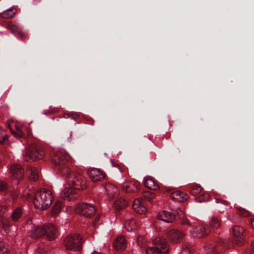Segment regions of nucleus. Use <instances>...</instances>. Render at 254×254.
Segmentation results:
<instances>
[{
	"mask_svg": "<svg viewBox=\"0 0 254 254\" xmlns=\"http://www.w3.org/2000/svg\"><path fill=\"white\" fill-rule=\"evenodd\" d=\"M57 230L52 224H46L43 226H34L30 232V236L33 238L45 237L49 241H53L56 237Z\"/></svg>",
	"mask_w": 254,
	"mask_h": 254,
	"instance_id": "nucleus-1",
	"label": "nucleus"
},
{
	"mask_svg": "<svg viewBox=\"0 0 254 254\" xmlns=\"http://www.w3.org/2000/svg\"><path fill=\"white\" fill-rule=\"evenodd\" d=\"M52 202L50 191L43 189L38 191L33 198L35 207L40 210H45L49 207Z\"/></svg>",
	"mask_w": 254,
	"mask_h": 254,
	"instance_id": "nucleus-2",
	"label": "nucleus"
},
{
	"mask_svg": "<svg viewBox=\"0 0 254 254\" xmlns=\"http://www.w3.org/2000/svg\"><path fill=\"white\" fill-rule=\"evenodd\" d=\"M64 174L66 175L69 184L76 190H84L86 188V181L81 174L71 171L68 168L64 169Z\"/></svg>",
	"mask_w": 254,
	"mask_h": 254,
	"instance_id": "nucleus-3",
	"label": "nucleus"
},
{
	"mask_svg": "<svg viewBox=\"0 0 254 254\" xmlns=\"http://www.w3.org/2000/svg\"><path fill=\"white\" fill-rule=\"evenodd\" d=\"M152 243L154 247L147 248L146 254H168V246L165 239L158 237Z\"/></svg>",
	"mask_w": 254,
	"mask_h": 254,
	"instance_id": "nucleus-4",
	"label": "nucleus"
},
{
	"mask_svg": "<svg viewBox=\"0 0 254 254\" xmlns=\"http://www.w3.org/2000/svg\"><path fill=\"white\" fill-rule=\"evenodd\" d=\"M8 127L15 137H24L26 135L30 134V132L27 127L19 123L11 121L8 124Z\"/></svg>",
	"mask_w": 254,
	"mask_h": 254,
	"instance_id": "nucleus-5",
	"label": "nucleus"
},
{
	"mask_svg": "<svg viewBox=\"0 0 254 254\" xmlns=\"http://www.w3.org/2000/svg\"><path fill=\"white\" fill-rule=\"evenodd\" d=\"M66 249L70 250L79 251L81 249V238L77 234L68 235L64 242Z\"/></svg>",
	"mask_w": 254,
	"mask_h": 254,
	"instance_id": "nucleus-6",
	"label": "nucleus"
},
{
	"mask_svg": "<svg viewBox=\"0 0 254 254\" xmlns=\"http://www.w3.org/2000/svg\"><path fill=\"white\" fill-rule=\"evenodd\" d=\"M44 152L40 147L36 144H32L27 148L24 157L26 161L30 159L35 161L42 158Z\"/></svg>",
	"mask_w": 254,
	"mask_h": 254,
	"instance_id": "nucleus-7",
	"label": "nucleus"
},
{
	"mask_svg": "<svg viewBox=\"0 0 254 254\" xmlns=\"http://www.w3.org/2000/svg\"><path fill=\"white\" fill-rule=\"evenodd\" d=\"M74 210L76 213L86 217H90L95 213L96 209L94 205L82 203L77 204Z\"/></svg>",
	"mask_w": 254,
	"mask_h": 254,
	"instance_id": "nucleus-8",
	"label": "nucleus"
},
{
	"mask_svg": "<svg viewBox=\"0 0 254 254\" xmlns=\"http://www.w3.org/2000/svg\"><path fill=\"white\" fill-rule=\"evenodd\" d=\"M244 232V228L239 226H235L232 228V234L235 241L239 245H241L243 243Z\"/></svg>",
	"mask_w": 254,
	"mask_h": 254,
	"instance_id": "nucleus-9",
	"label": "nucleus"
},
{
	"mask_svg": "<svg viewBox=\"0 0 254 254\" xmlns=\"http://www.w3.org/2000/svg\"><path fill=\"white\" fill-rule=\"evenodd\" d=\"M185 236L184 233L178 229H171L168 233V238L172 243H178Z\"/></svg>",
	"mask_w": 254,
	"mask_h": 254,
	"instance_id": "nucleus-10",
	"label": "nucleus"
},
{
	"mask_svg": "<svg viewBox=\"0 0 254 254\" xmlns=\"http://www.w3.org/2000/svg\"><path fill=\"white\" fill-rule=\"evenodd\" d=\"M91 180L94 182L101 181L105 177V174L101 170L97 168H91L88 171Z\"/></svg>",
	"mask_w": 254,
	"mask_h": 254,
	"instance_id": "nucleus-11",
	"label": "nucleus"
},
{
	"mask_svg": "<svg viewBox=\"0 0 254 254\" xmlns=\"http://www.w3.org/2000/svg\"><path fill=\"white\" fill-rule=\"evenodd\" d=\"M61 196L63 199L67 201L75 200L77 197L75 190L72 188H68L63 190L61 193Z\"/></svg>",
	"mask_w": 254,
	"mask_h": 254,
	"instance_id": "nucleus-12",
	"label": "nucleus"
},
{
	"mask_svg": "<svg viewBox=\"0 0 254 254\" xmlns=\"http://www.w3.org/2000/svg\"><path fill=\"white\" fill-rule=\"evenodd\" d=\"M208 233L209 231L206 229L205 227L202 225L194 227L191 231L192 236L197 238H202L206 236Z\"/></svg>",
	"mask_w": 254,
	"mask_h": 254,
	"instance_id": "nucleus-13",
	"label": "nucleus"
},
{
	"mask_svg": "<svg viewBox=\"0 0 254 254\" xmlns=\"http://www.w3.org/2000/svg\"><path fill=\"white\" fill-rule=\"evenodd\" d=\"M132 208L137 213L140 214H144L147 211L144 201L139 198L135 199L134 200Z\"/></svg>",
	"mask_w": 254,
	"mask_h": 254,
	"instance_id": "nucleus-14",
	"label": "nucleus"
},
{
	"mask_svg": "<svg viewBox=\"0 0 254 254\" xmlns=\"http://www.w3.org/2000/svg\"><path fill=\"white\" fill-rule=\"evenodd\" d=\"M11 177L14 179H20L23 176V170L20 165H12L10 168Z\"/></svg>",
	"mask_w": 254,
	"mask_h": 254,
	"instance_id": "nucleus-15",
	"label": "nucleus"
},
{
	"mask_svg": "<svg viewBox=\"0 0 254 254\" xmlns=\"http://www.w3.org/2000/svg\"><path fill=\"white\" fill-rule=\"evenodd\" d=\"M144 184L146 188L150 190H157L159 189L157 181L150 176H147L144 178Z\"/></svg>",
	"mask_w": 254,
	"mask_h": 254,
	"instance_id": "nucleus-16",
	"label": "nucleus"
},
{
	"mask_svg": "<svg viewBox=\"0 0 254 254\" xmlns=\"http://www.w3.org/2000/svg\"><path fill=\"white\" fill-rule=\"evenodd\" d=\"M157 218L166 222H172L175 219V216L172 213L162 211L158 213Z\"/></svg>",
	"mask_w": 254,
	"mask_h": 254,
	"instance_id": "nucleus-17",
	"label": "nucleus"
},
{
	"mask_svg": "<svg viewBox=\"0 0 254 254\" xmlns=\"http://www.w3.org/2000/svg\"><path fill=\"white\" fill-rule=\"evenodd\" d=\"M52 161L56 165L59 166L64 165L66 162L65 155L61 152H57L54 154L52 158Z\"/></svg>",
	"mask_w": 254,
	"mask_h": 254,
	"instance_id": "nucleus-18",
	"label": "nucleus"
},
{
	"mask_svg": "<svg viewBox=\"0 0 254 254\" xmlns=\"http://www.w3.org/2000/svg\"><path fill=\"white\" fill-rule=\"evenodd\" d=\"M114 246L117 250H122L127 247V242L125 238L123 236L118 237L114 243Z\"/></svg>",
	"mask_w": 254,
	"mask_h": 254,
	"instance_id": "nucleus-19",
	"label": "nucleus"
},
{
	"mask_svg": "<svg viewBox=\"0 0 254 254\" xmlns=\"http://www.w3.org/2000/svg\"><path fill=\"white\" fill-rule=\"evenodd\" d=\"M171 197L173 200L178 202H184L188 198V195L186 193L182 192L179 190L172 192Z\"/></svg>",
	"mask_w": 254,
	"mask_h": 254,
	"instance_id": "nucleus-20",
	"label": "nucleus"
},
{
	"mask_svg": "<svg viewBox=\"0 0 254 254\" xmlns=\"http://www.w3.org/2000/svg\"><path fill=\"white\" fill-rule=\"evenodd\" d=\"M105 189L106 190L107 195L112 198L115 195H118L119 193L118 189L112 184L107 183L105 186Z\"/></svg>",
	"mask_w": 254,
	"mask_h": 254,
	"instance_id": "nucleus-21",
	"label": "nucleus"
},
{
	"mask_svg": "<svg viewBox=\"0 0 254 254\" xmlns=\"http://www.w3.org/2000/svg\"><path fill=\"white\" fill-rule=\"evenodd\" d=\"M124 226L128 232H132L138 226L136 221L132 218L126 220L124 223Z\"/></svg>",
	"mask_w": 254,
	"mask_h": 254,
	"instance_id": "nucleus-22",
	"label": "nucleus"
},
{
	"mask_svg": "<svg viewBox=\"0 0 254 254\" xmlns=\"http://www.w3.org/2000/svg\"><path fill=\"white\" fill-rule=\"evenodd\" d=\"M127 202L124 198H120L115 201L114 207L117 210H121L127 207Z\"/></svg>",
	"mask_w": 254,
	"mask_h": 254,
	"instance_id": "nucleus-23",
	"label": "nucleus"
},
{
	"mask_svg": "<svg viewBox=\"0 0 254 254\" xmlns=\"http://www.w3.org/2000/svg\"><path fill=\"white\" fill-rule=\"evenodd\" d=\"M137 189V187L134 184L130 183H124L123 186V190L128 193L135 192Z\"/></svg>",
	"mask_w": 254,
	"mask_h": 254,
	"instance_id": "nucleus-24",
	"label": "nucleus"
},
{
	"mask_svg": "<svg viewBox=\"0 0 254 254\" xmlns=\"http://www.w3.org/2000/svg\"><path fill=\"white\" fill-rule=\"evenodd\" d=\"M16 12V9L15 8H12L0 13V16L5 19L11 18L14 16Z\"/></svg>",
	"mask_w": 254,
	"mask_h": 254,
	"instance_id": "nucleus-25",
	"label": "nucleus"
},
{
	"mask_svg": "<svg viewBox=\"0 0 254 254\" xmlns=\"http://www.w3.org/2000/svg\"><path fill=\"white\" fill-rule=\"evenodd\" d=\"M29 174V179L31 181H35L38 179V170L35 167H30L28 169Z\"/></svg>",
	"mask_w": 254,
	"mask_h": 254,
	"instance_id": "nucleus-26",
	"label": "nucleus"
},
{
	"mask_svg": "<svg viewBox=\"0 0 254 254\" xmlns=\"http://www.w3.org/2000/svg\"><path fill=\"white\" fill-rule=\"evenodd\" d=\"M6 208L5 206L0 205V222L5 226L7 224L8 220L5 216Z\"/></svg>",
	"mask_w": 254,
	"mask_h": 254,
	"instance_id": "nucleus-27",
	"label": "nucleus"
},
{
	"mask_svg": "<svg viewBox=\"0 0 254 254\" xmlns=\"http://www.w3.org/2000/svg\"><path fill=\"white\" fill-rule=\"evenodd\" d=\"M22 214V210L20 208L15 209L11 214V219L13 221L16 222L20 218Z\"/></svg>",
	"mask_w": 254,
	"mask_h": 254,
	"instance_id": "nucleus-28",
	"label": "nucleus"
},
{
	"mask_svg": "<svg viewBox=\"0 0 254 254\" xmlns=\"http://www.w3.org/2000/svg\"><path fill=\"white\" fill-rule=\"evenodd\" d=\"M63 204L61 201H57L53 206L52 210V213L54 216H57L61 211Z\"/></svg>",
	"mask_w": 254,
	"mask_h": 254,
	"instance_id": "nucleus-29",
	"label": "nucleus"
},
{
	"mask_svg": "<svg viewBox=\"0 0 254 254\" xmlns=\"http://www.w3.org/2000/svg\"><path fill=\"white\" fill-rule=\"evenodd\" d=\"M221 225L220 221L216 217H212L210 223V226L214 229H218Z\"/></svg>",
	"mask_w": 254,
	"mask_h": 254,
	"instance_id": "nucleus-30",
	"label": "nucleus"
},
{
	"mask_svg": "<svg viewBox=\"0 0 254 254\" xmlns=\"http://www.w3.org/2000/svg\"><path fill=\"white\" fill-rule=\"evenodd\" d=\"M72 136V132L70 131H65L61 134V138L64 141H69Z\"/></svg>",
	"mask_w": 254,
	"mask_h": 254,
	"instance_id": "nucleus-31",
	"label": "nucleus"
},
{
	"mask_svg": "<svg viewBox=\"0 0 254 254\" xmlns=\"http://www.w3.org/2000/svg\"><path fill=\"white\" fill-rule=\"evenodd\" d=\"M202 188L198 185H194L192 187L190 193L193 195H196L202 191Z\"/></svg>",
	"mask_w": 254,
	"mask_h": 254,
	"instance_id": "nucleus-32",
	"label": "nucleus"
},
{
	"mask_svg": "<svg viewBox=\"0 0 254 254\" xmlns=\"http://www.w3.org/2000/svg\"><path fill=\"white\" fill-rule=\"evenodd\" d=\"M0 254H9L8 249L3 242L0 241Z\"/></svg>",
	"mask_w": 254,
	"mask_h": 254,
	"instance_id": "nucleus-33",
	"label": "nucleus"
},
{
	"mask_svg": "<svg viewBox=\"0 0 254 254\" xmlns=\"http://www.w3.org/2000/svg\"><path fill=\"white\" fill-rule=\"evenodd\" d=\"M7 138L8 136L5 130L2 128H0V143H2L4 141L7 140Z\"/></svg>",
	"mask_w": 254,
	"mask_h": 254,
	"instance_id": "nucleus-34",
	"label": "nucleus"
},
{
	"mask_svg": "<svg viewBox=\"0 0 254 254\" xmlns=\"http://www.w3.org/2000/svg\"><path fill=\"white\" fill-rule=\"evenodd\" d=\"M180 223L185 226H190L191 225V222L186 216L180 218Z\"/></svg>",
	"mask_w": 254,
	"mask_h": 254,
	"instance_id": "nucleus-35",
	"label": "nucleus"
},
{
	"mask_svg": "<svg viewBox=\"0 0 254 254\" xmlns=\"http://www.w3.org/2000/svg\"><path fill=\"white\" fill-rule=\"evenodd\" d=\"M33 195V192L29 190H25L23 192V197H25V199H27L32 197Z\"/></svg>",
	"mask_w": 254,
	"mask_h": 254,
	"instance_id": "nucleus-36",
	"label": "nucleus"
},
{
	"mask_svg": "<svg viewBox=\"0 0 254 254\" xmlns=\"http://www.w3.org/2000/svg\"><path fill=\"white\" fill-rule=\"evenodd\" d=\"M203 197H204V198L201 199V196H200L199 197L196 198V200L197 201L202 202L204 201H206L208 199V195L207 194L203 195Z\"/></svg>",
	"mask_w": 254,
	"mask_h": 254,
	"instance_id": "nucleus-37",
	"label": "nucleus"
},
{
	"mask_svg": "<svg viewBox=\"0 0 254 254\" xmlns=\"http://www.w3.org/2000/svg\"><path fill=\"white\" fill-rule=\"evenodd\" d=\"M6 188V184L3 181L0 180V191H3Z\"/></svg>",
	"mask_w": 254,
	"mask_h": 254,
	"instance_id": "nucleus-38",
	"label": "nucleus"
},
{
	"mask_svg": "<svg viewBox=\"0 0 254 254\" xmlns=\"http://www.w3.org/2000/svg\"><path fill=\"white\" fill-rule=\"evenodd\" d=\"M145 238L143 237L139 236L138 237L137 243L139 245H142L144 244V243H145Z\"/></svg>",
	"mask_w": 254,
	"mask_h": 254,
	"instance_id": "nucleus-39",
	"label": "nucleus"
},
{
	"mask_svg": "<svg viewBox=\"0 0 254 254\" xmlns=\"http://www.w3.org/2000/svg\"><path fill=\"white\" fill-rule=\"evenodd\" d=\"M74 209L75 208H73L72 206H67L65 211L67 213L71 214L72 213L73 209Z\"/></svg>",
	"mask_w": 254,
	"mask_h": 254,
	"instance_id": "nucleus-40",
	"label": "nucleus"
},
{
	"mask_svg": "<svg viewBox=\"0 0 254 254\" xmlns=\"http://www.w3.org/2000/svg\"><path fill=\"white\" fill-rule=\"evenodd\" d=\"M60 108H50V113H55L59 111Z\"/></svg>",
	"mask_w": 254,
	"mask_h": 254,
	"instance_id": "nucleus-41",
	"label": "nucleus"
},
{
	"mask_svg": "<svg viewBox=\"0 0 254 254\" xmlns=\"http://www.w3.org/2000/svg\"><path fill=\"white\" fill-rule=\"evenodd\" d=\"M217 203H220L223 204L225 205H227L229 204V202L226 200H223L221 199H217Z\"/></svg>",
	"mask_w": 254,
	"mask_h": 254,
	"instance_id": "nucleus-42",
	"label": "nucleus"
},
{
	"mask_svg": "<svg viewBox=\"0 0 254 254\" xmlns=\"http://www.w3.org/2000/svg\"><path fill=\"white\" fill-rule=\"evenodd\" d=\"M111 161L112 166H114V167H117L119 168V170L120 172H121L122 170L119 168V165L118 164H116V163H114L113 160H111Z\"/></svg>",
	"mask_w": 254,
	"mask_h": 254,
	"instance_id": "nucleus-43",
	"label": "nucleus"
},
{
	"mask_svg": "<svg viewBox=\"0 0 254 254\" xmlns=\"http://www.w3.org/2000/svg\"><path fill=\"white\" fill-rule=\"evenodd\" d=\"M241 212L242 214L244 215V216H247L249 214V212L246 210L242 209Z\"/></svg>",
	"mask_w": 254,
	"mask_h": 254,
	"instance_id": "nucleus-44",
	"label": "nucleus"
},
{
	"mask_svg": "<svg viewBox=\"0 0 254 254\" xmlns=\"http://www.w3.org/2000/svg\"><path fill=\"white\" fill-rule=\"evenodd\" d=\"M251 226L253 227V228L254 229V219H252L251 220Z\"/></svg>",
	"mask_w": 254,
	"mask_h": 254,
	"instance_id": "nucleus-45",
	"label": "nucleus"
},
{
	"mask_svg": "<svg viewBox=\"0 0 254 254\" xmlns=\"http://www.w3.org/2000/svg\"><path fill=\"white\" fill-rule=\"evenodd\" d=\"M251 245H252V249L254 252V241L252 243Z\"/></svg>",
	"mask_w": 254,
	"mask_h": 254,
	"instance_id": "nucleus-46",
	"label": "nucleus"
},
{
	"mask_svg": "<svg viewBox=\"0 0 254 254\" xmlns=\"http://www.w3.org/2000/svg\"><path fill=\"white\" fill-rule=\"evenodd\" d=\"M43 250L41 248H39L38 249V252L40 254H42V253L43 252Z\"/></svg>",
	"mask_w": 254,
	"mask_h": 254,
	"instance_id": "nucleus-47",
	"label": "nucleus"
},
{
	"mask_svg": "<svg viewBox=\"0 0 254 254\" xmlns=\"http://www.w3.org/2000/svg\"><path fill=\"white\" fill-rule=\"evenodd\" d=\"M92 254H101V253H99L98 252L95 251V252H93Z\"/></svg>",
	"mask_w": 254,
	"mask_h": 254,
	"instance_id": "nucleus-48",
	"label": "nucleus"
},
{
	"mask_svg": "<svg viewBox=\"0 0 254 254\" xmlns=\"http://www.w3.org/2000/svg\"><path fill=\"white\" fill-rule=\"evenodd\" d=\"M99 220V217H97L95 220V222H97ZM94 225H95V222L94 223Z\"/></svg>",
	"mask_w": 254,
	"mask_h": 254,
	"instance_id": "nucleus-49",
	"label": "nucleus"
}]
</instances>
